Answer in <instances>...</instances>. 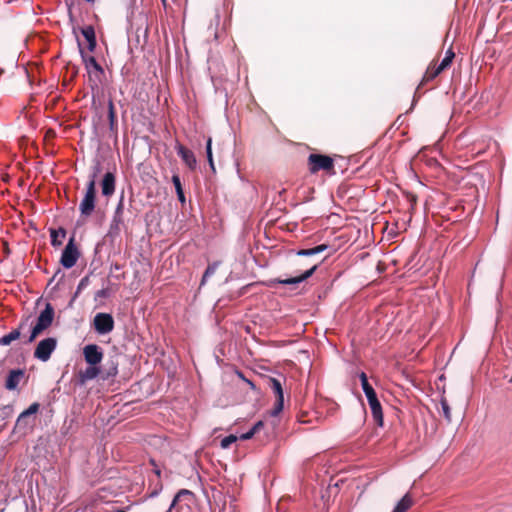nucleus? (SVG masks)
Returning a JSON list of instances; mask_svg holds the SVG:
<instances>
[{
    "mask_svg": "<svg viewBox=\"0 0 512 512\" xmlns=\"http://www.w3.org/2000/svg\"><path fill=\"white\" fill-rule=\"evenodd\" d=\"M362 390L367 398L368 405L371 410L372 417L378 427H383L384 417L382 405L377 397V393L368 381L367 374L364 371L358 373Z\"/></svg>",
    "mask_w": 512,
    "mask_h": 512,
    "instance_id": "nucleus-1",
    "label": "nucleus"
},
{
    "mask_svg": "<svg viewBox=\"0 0 512 512\" xmlns=\"http://www.w3.org/2000/svg\"><path fill=\"white\" fill-rule=\"evenodd\" d=\"M55 310L51 303H46L44 309L39 313L36 323L31 328L30 335L24 341V344L33 343L36 338L47 330L53 323Z\"/></svg>",
    "mask_w": 512,
    "mask_h": 512,
    "instance_id": "nucleus-2",
    "label": "nucleus"
},
{
    "mask_svg": "<svg viewBox=\"0 0 512 512\" xmlns=\"http://www.w3.org/2000/svg\"><path fill=\"white\" fill-rule=\"evenodd\" d=\"M78 48L79 53L81 56V59L85 65L86 70L89 73L90 76V86L94 90L95 88H98L99 83L102 82V78L104 77V69L103 67L97 62L96 58L94 56H89L84 51L81 42L78 40Z\"/></svg>",
    "mask_w": 512,
    "mask_h": 512,
    "instance_id": "nucleus-3",
    "label": "nucleus"
},
{
    "mask_svg": "<svg viewBox=\"0 0 512 512\" xmlns=\"http://www.w3.org/2000/svg\"><path fill=\"white\" fill-rule=\"evenodd\" d=\"M40 404L37 402L32 403L25 409L17 418L14 431L25 434L29 428L32 427L35 421V414L39 411Z\"/></svg>",
    "mask_w": 512,
    "mask_h": 512,
    "instance_id": "nucleus-4",
    "label": "nucleus"
},
{
    "mask_svg": "<svg viewBox=\"0 0 512 512\" xmlns=\"http://www.w3.org/2000/svg\"><path fill=\"white\" fill-rule=\"evenodd\" d=\"M96 205V185L94 180H89L87 183L84 197L79 204V211L82 216L89 217Z\"/></svg>",
    "mask_w": 512,
    "mask_h": 512,
    "instance_id": "nucleus-5",
    "label": "nucleus"
},
{
    "mask_svg": "<svg viewBox=\"0 0 512 512\" xmlns=\"http://www.w3.org/2000/svg\"><path fill=\"white\" fill-rule=\"evenodd\" d=\"M57 348V339L55 337H47L38 342L34 350V358L47 362L53 352Z\"/></svg>",
    "mask_w": 512,
    "mask_h": 512,
    "instance_id": "nucleus-6",
    "label": "nucleus"
},
{
    "mask_svg": "<svg viewBox=\"0 0 512 512\" xmlns=\"http://www.w3.org/2000/svg\"><path fill=\"white\" fill-rule=\"evenodd\" d=\"M80 256V252L75 244V238L74 236L70 237L68 240V243L66 244L65 248L62 251L61 258H60V264L65 269L72 268L78 258Z\"/></svg>",
    "mask_w": 512,
    "mask_h": 512,
    "instance_id": "nucleus-7",
    "label": "nucleus"
},
{
    "mask_svg": "<svg viewBox=\"0 0 512 512\" xmlns=\"http://www.w3.org/2000/svg\"><path fill=\"white\" fill-rule=\"evenodd\" d=\"M114 325V318L110 313L99 312L94 316L93 327L99 335H106L112 332Z\"/></svg>",
    "mask_w": 512,
    "mask_h": 512,
    "instance_id": "nucleus-8",
    "label": "nucleus"
},
{
    "mask_svg": "<svg viewBox=\"0 0 512 512\" xmlns=\"http://www.w3.org/2000/svg\"><path fill=\"white\" fill-rule=\"evenodd\" d=\"M342 217L337 213H330L324 219L322 216V240L335 233L337 227H342Z\"/></svg>",
    "mask_w": 512,
    "mask_h": 512,
    "instance_id": "nucleus-9",
    "label": "nucleus"
},
{
    "mask_svg": "<svg viewBox=\"0 0 512 512\" xmlns=\"http://www.w3.org/2000/svg\"><path fill=\"white\" fill-rule=\"evenodd\" d=\"M317 269H318V264H314L309 269L305 270L304 272H302L298 275L288 277V278H277L274 280V282L278 283V284H282V285L295 287L296 285L302 283L303 281H305L306 279L311 277Z\"/></svg>",
    "mask_w": 512,
    "mask_h": 512,
    "instance_id": "nucleus-10",
    "label": "nucleus"
},
{
    "mask_svg": "<svg viewBox=\"0 0 512 512\" xmlns=\"http://www.w3.org/2000/svg\"><path fill=\"white\" fill-rule=\"evenodd\" d=\"M83 356L87 364L98 365L103 359V351L97 344H88L83 348Z\"/></svg>",
    "mask_w": 512,
    "mask_h": 512,
    "instance_id": "nucleus-11",
    "label": "nucleus"
},
{
    "mask_svg": "<svg viewBox=\"0 0 512 512\" xmlns=\"http://www.w3.org/2000/svg\"><path fill=\"white\" fill-rule=\"evenodd\" d=\"M26 378V371L22 368L11 369L8 372L6 381L4 384L5 389L8 391H14L18 388L21 381Z\"/></svg>",
    "mask_w": 512,
    "mask_h": 512,
    "instance_id": "nucleus-12",
    "label": "nucleus"
},
{
    "mask_svg": "<svg viewBox=\"0 0 512 512\" xmlns=\"http://www.w3.org/2000/svg\"><path fill=\"white\" fill-rule=\"evenodd\" d=\"M344 243L345 241L342 236H335L332 241L326 240L325 242H322V253H325L322 258V265L325 263L327 258L341 249Z\"/></svg>",
    "mask_w": 512,
    "mask_h": 512,
    "instance_id": "nucleus-13",
    "label": "nucleus"
},
{
    "mask_svg": "<svg viewBox=\"0 0 512 512\" xmlns=\"http://www.w3.org/2000/svg\"><path fill=\"white\" fill-rule=\"evenodd\" d=\"M175 149L178 156L182 159L185 165L190 170H195L197 167V159L195 157V154L180 143L176 144Z\"/></svg>",
    "mask_w": 512,
    "mask_h": 512,
    "instance_id": "nucleus-14",
    "label": "nucleus"
},
{
    "mask_svg": "<svg viewBox=\"0 0 512 512\" xmlns=\"http://www.w3.org/2000/svg\"><path fill=\"white\" fill-rule=\"evenodd\" d=\"M115 184V174L111 171H107L100 182L102 195L105 197L113 195L115 192Z\"/></svg>",
    "mask_w": 512,
    "mask_h": 512,
    "instance_id": "nucleus-15",
    "label": "nucleus"
},
{
    "mask_svg": "<svg viewBox=\"0 0 512 512\" xmlns=\"http://www.w3.org/2000/svg\"><path fill=\"white\" fill-rule=\"evenodd\" d=\"M27 325V320L21 321L17 328L11 330L8 334L3 335L0 337V346H8L13 341L17 340L21 336V331L24 329Z\"/></svg>",
    "mask_w": 512,
    "mask_h": 512,
    "instance_id": "nucleus-16",
    "label": "nucleus"
},
{
    "mask_svg": "<svg viewBox=\"0 0 512 512\" xmlns=\"http://www.w3.org/2000/svg\"><path fill=\"white\" fill-rule=\"evenodd\" d=\"M100 369L103 380L112 379L118 374V361L115 358H111Z\"/></svg>",
    "mask_w": 512,
    "mask_h": 512,
    "instance_id": "nucleus-17",
    "label": "nucleus"
},
{
    "mask_svg": "<svg viewBox=\"0 0 512 512\" xmlns=\"http://www.w3.org/2000/svg\"><path fill=\"white\" fill-rule=\"evenodd\" d=\"M451 64H452V62L450 60H448V58L443 57L441 62L438 64V66L432 72H430L429 70L426 71V73H425V75L423 77V80H426V81L433 80L441 72H443L444 70L449 68L451 66Z\"/></svg>",
    "mask_w": 512,
    "mask_h": 512,
    "instance_id": "nucleus-18",
    "label": "nucleus"
},
{
    "mask_svg": "<svg viewBox=\"0 0 512 512\" xmlns=\"http://www.w3.org/2000/svg\"><path fill=\"white\" fill-rule=\"evenodd\" d=\"M122 226H124L123 221L111 219L109 229L106 233V238L109 239V241L114 242L120 236Z\"/></svg>",
    "mask_w": 512,
    "mask_h": 512,
    "instance_id": "nucleus-19",
    "label": "nucleus"
},
{
    "mask_svg": "<svg viewBox=\"0 0 512 512\" xmlns=\"http://www.w3.org/2000/svg\"><path fill=\"white\" fill-rule=\"evenodd\" d=\"M322 172L329 176H334L337 174L333 155L322 154Z\"/></svg>",
    "mask_w": 512,
    "mask_h": 512,
    "instance_id": "nucleus-20",
    "label": "nucleus"
},
{
    "mask_svg": "<svg viewBox=\"0 0 512 512\" xmlns=\"http://www.w3.org/2000/svg\"><path fill=\"white\" fill-rule=\"evenodd\" d=\"M124 210H125V192L121 191L118 203L114 210L112 220L123 221L124 222Z\"/></svg>",
    "mask_w": 512,
    "mask_h": 512,
    "instance_id": "nucleus-21",
    "label": "nucleus"
},
{
    "mask_svg": "<svg viewBox=\"0 0 512 512\" xmlns=\"http://www.w3.org/2000/svg\"><path fill=\"white\" fill-rule=\"evenodd\" d=\"M413 500L409 493H406L394 506L392 512H406L412 505Z\"/></svg>",
    "mask_w": 512,
    "mask_h": 512,
    "instance_id": "nucleus-22",
    "label": "nucleus"
},
{
    "mask_svg": "<svg viewBox=\"0 0 512 512\" xmlns=\"http://www.w3.org/2000/svg\"><path fill=\"white\" fill-rule=\"evenodd\" d=\"M171 180H172V183L174 185L175 192H176V195H177V198H178L179 202L184 204L186 202V198H185V194H184V191H183V187H182L180 176L178 174H173Z\"/></svg>",
    "mask_w": 512,
    "mask_h": 512,
    "instance_id": "nucleus-23",
    "label": "nucleus"
},
{
    "mask_svg": "<svg viewBox=\"0 0 512 512\" xmlns=\"http://www.w3.org/2000/svg\"><path fill=\"white\" fill-rule=\"evenodd\" d=\"M65 236L66 230L63 227H59L58 229H50L51 245L54 247L62 245V241L59 238H65Z\"/></svg>",
    "mask_w": 512,
    "mask_h": 512,
    "instance_id": "nucleus-24",
    "label": "nucleus"
},
{
    "mask_svg": "<svg viewBox=\"0 0 512 512\" xmlns=\"http://www.w3.org/2000/svg\"><path fill=\"white\" fill-rule=\"evenodd\" d=\"M101 373V369L98 365H89L84 371L81 372L82 381L92 380L98 377Z\"/></svg>",
    "mask_w": 512,
    "mask_h": 512,
    "instance_id": "nucleus-25",
    "label": "nucleus"
},
{
    "mask_svg": "<svg viewBox=\"0 0 512 512\" xmlns=\"http://www.w3.org/2000/svg\"><path fill=\"white\" fill-rule=\"evenodd\" d=\"M326 410L327 416H334L339 410V405L329 398L322 397V410Z\"/></svg>",
    "mask_w": 512,
    "mask_h": 512,
    "instance_id": "nucleus-26",
    "label": "nucleus"
},
{
    "mask_svg": "<svg viewBox=\"0 0 512 512\" xmlns=\"http://www.w3.org/2000/svg\"><path fill=\"white\" fill-rule=\"evenodd\" d=\"M335 168L337 169V174L340 173L343 175L345 171H347L349 167V161L346 157L334 154Z\"/></svg>",
    "mask_w": 512,
    "mask_h": 512,
    "instance_id": "nucleus-27",
    "label": "nucleus"
},
{
    "mask_svg": "<svg viewBox=\"0 0 512 512\" xmlns=\"http://www.w3.org/2000/svg\"><path fill=\"white\" fill-rule=\"evenodd\" d=\"M205 151H206V157H207L209 167H210L211 171L213 173H215L216 169H215V164H214V160H213L212 138L211 137H208L206 140Z\"/></svg>",
    "mask_w": 512,
    "mask_h": 512,
    "instance_id": "nucleus-28",
    "label": "nucleus"
},
{
    "mask_svg": "<svg viewBox=\"0 0 512 512\" xmlns=\"http://www.w3.org/2000/svg\"><path fill=\"white\" fill-rule=\"evenodd\" d=\"M309 170L312 174L320 171V153H313L309 156Z\"/></svg>",
    "mask_w": 512,
    "mask_h": 512,
    "instance_id": "nucleus-29",
    "label": "nucleus"
},
{
    "mask_svg": "<svg viewBox=\"0 0 512 512\" xmlns=\"http://www.w3.org/2000/svg\"><path fill=\"white\" fill-rule=\"evenodd\" d=\"M192 494H193V493H192L190 490H187V489H181V490H179V491L175 494V496H174V498H173V500H172V502H171V504H170V506H169V508H168V510H167L166 512H171V511H172V509L176 506V504H177V503H178V502H179V501H180L184 496H191Z\"/></svg>",
    "mask_w": 512,
    "mask_h": 512,
    "instance_id": "nucleus-30",
    "label": "nucleus"
},
{
    "mask_svg": "<svg viewBox=\"0 0 512 512\" xmlns=\"http://www.w3.org/2000/svg\"><path fill=\"white\" fill-rule=\"evenodd\" d=\"M89 284H90L89 276L88 275L84 276L77 285L76 291L69 303L70 306L72 305L73 301L78 297V295L81 293V291L84 290Z\"/></svg>",
    "mask_w": 512,
    "mask_h": 512,
    "instance_id": "nucleus-31",
    "label": "nucleus"
},
{
    "mask_svg": "<svg viewBox=\"0 0 512 512\" xmlns=\"http://www.w3.org/2000/svg\"><path fill=\"white\" fill-rule=\"evenodd\" d=\"M270 387L273 390L274 394L276 395V398L284 397L283 388L280 380L276 378H271Z\"/></svg>",
    "mask_w": 512,
    "mask_h": 512,
    "instance_id": "nucleus-32",
    "label": "nucleus"
},
{
    "mask_svg": "<svg viewBox=\"0 0 512 512\" xmlns=\"http://www.w3.org/2000/svg\"><path fill=\"white\" fill-rule=\"evenodd\" d=\"M80 33L86 41L96 39L95 29L92 25H85L80 28Z\"/></svg>",
    "mask_w": 512,
    "mask_h": 512,
    "instance_id": "nucleus-33",
    "label": "nucleus"
},
{
    "mask_svg": "<svg viewBox=\"0 0 512 512\" xmlns=\"http://www.w3.org/2000/svg\"><path fill=\"white\" fill-rule=\"evenodd\" d=\"M108 119H109V128L110 130H114L116 125V114L114 109V104L111 99L108 101Z\"/></svg>",
    "mask_w": 512,
    "mask_h": 512,
    "instance_id": "nucleus-34",
    "label": "nucleus"
},
{
    "mask_svg": "<svg viewBox=\"0 0 512 512\" xmlns=\"http://www.w3.org/2000/svg\"><path fill=\"white\" fill-rule=\"evenodd\" d=\"M440 405H441V410H442V414H443L444 418L447 420L448 423H450L451 422V409H450L448 401L446 400V398L444 396H442L440 399Z\"/></svg>",
    "mask_w": 512,
    "mask_h": 512,
    "instance_id": "nucleus-35",
    "label": "nucleus"
},
{
    "mask_svg": "<svg viewBox=\"0 0 512 512\" xmlns=\"http://www.w3.org/2000/svg\"><path fill=\"white\" fill-rule=\"evenodd\" d=\"M319 253H320V245H316L309 249H300L296 252V255L307 257V256L317 255Z\"/></svg>",
    "mask_w": 512,
    "mask_h": 512,
    "instance_id": "nucleus-36",
    "label": "nucleus"
},
{
    "mask_svg": "<svg viewBox=\"0 0 512 512\" xmlns=\"http://www.w3.org/2000/svg\"><path fill=\"white\" fill-rule=\"evenodd\" d=\"M238 440V437L236 435L230 434L228 436H225L221 442L220 446L222 449H228L233 443H235Z\"/></svg>",
    "mask_w": 512,
    "mask_h": 512,
    "instance_id": "nucleus-37",
    "label": "nucleus"
},
{
    "mask_svg": "<svg viewBox=\"0 0 512 512\" xmlns=\"http://www.w3.org/2000/svg\"><path fill=\"white\" fill-rule=\"evenodd\" d=\"M102 171V166L100 164V162H96L92 168H91V172H90V175H89V180H94L95 184L97 183V177L98 175L101 173Z\"/></svg>",
    "mask_w": 512,
    "mask_h": 512,
    "instance_id": "nucleus-38",
    "label": "nucleus"
},
{
    "mask_svg": "<svg viewBox=\"0 0 512 512\" xmlns=\"http://www.w3.org/2000/svg\"><path fill=\"white\" fill-rule=\"evenodd\" d=\"M284 407V397L276 398V402L273 410L271 411V416H277Z\"/></svg>",
    "mask_w": 512,
    "mask_h": 512,
    "instance_id": "nucleus-39",
    "label": "nucleus"
},
{
    "mask_svg": "<svg viewBox=\"0 0 512 512\" xmlns=\"http://www.w3.org/2000/svg\"><path fill=\"white\" fill-rule=\"evenodd\" d=\"M333 481V477L330 476L329 477V482L327 484V492L329 493V496L331 495L332 493V490H335V494H337V488L339 487V484L340 483H343V480H337L336 482H332Z\"/></svg>",
    "mask_w": 512,
    "mask_h": 512,
    "instance_id": "nucleus-40",
    "label": "nucleus"
},
{
    "mask_svg": "<svg viewBox=\"0 0 512 512\" xmlns=\"http://www.w3.org/2000/svg\"><path fill=\"white\" fill-rule=\"evenodd\" d=\"M219 264L220 263L218 261L209 264L207 266V268L205 269V271H204L205 276L209 278L212 275H214L216 270H217V268H218V266H219Z\"/></svg>",
    "mask_w": 512,
    "mask_h": 512,
    "instance_id": "nucleus-41",
    "label": "nucleus"
},
{
    "mask_svg": "<svg viewBox=\"0 0 512 512\" xmlns=\"http://www.w3.org/2000/svg\"><path fill=\"white\" fill-rule=\"evenodd\" d=\"M12 412H13V407L11 405H4V406L0 407V418L6 419V418L10 417Z\"/></svg>",
    "mask_w": 512,
    "mask_h": 512,
    "instance_id": "nucleus-42",
    "label": "nucleus"
},
{
    "mask_svg": "<svg viewBox=\"0 0 512 512\" xmlns=\"http://www.w3.org/2000/svg\"><path fill=\"white\" fill-rule=\"evenodd\" d=\"M162 489H163L162 484H161L160 482H158V483L155 485L154 489L149 493V497H150V498H155V497H157V496L160 494V492L162 491Z\"/></svg>",
    "mask_w": 512,
    "mask_h": 512,
    "instance_id": "nucleus-43",
    "label": "nucleus"
},
{
    "mask_svg": "<svg viewBox=\"0 0 512 512\" xmlns=\"http://www.w3.org/2000/svg\"><path fill=\"white\" fill-rule=\"evenodd\" d=\"M109 296V290L107 288L100 289L95 294V299L97 298H107Z\"/></svg>",
    "mask_w": 512,
    "mask_h": 512,
    "instance_id": "nucleus-44",
    "label": "nucleus"
},
{
    "mask_svg": "<svg viewBox=\"0 0 512 512\" xmlns=\"http://www.w3.org/2000/svg\"><path fill=\"white\" fill-rule=\"evenodd\" d=\"M256 433L250 428L247 432L241 434L239 436V439L241 440H249L251 439Z\"/></svg>",
    "mask_w": 512,
    "mask_h": 512,
    "instance_id": "nucleus-45",
    "label": "nucleus"
},
{
    "mask_svg": "<svg viewBox=\"0 0 512 512\" xmlns=\"http://www.w3.org/2000/svg\"><path fill=\"white\" fill-rule=\"evenodd\" d=\"M97 46V39L87 41V49L90 52H94Z\"/></svg>",
    "mask_w": 512,
    "mask_h": 512,
    "instance_id": "nucleus-46",
    "label": "nucleus"
},
{
    "mask_svg": "<svg viewBox=\"0 0 512 512\" xmlns=\"http://www.w3.org/2000/svg\"><path fill=\"white\" fill-rule=\"evenodd\" d=\"M445 58H448V60H450L451 62L453 61L454 57H455V53L453 51L452 48H449L446 52H445Z\"/></svg>",
    "mask_w": 512,
    "mask_h": 512,
    "instance_id": "nucleus-47",
    "label": "nucleus"
},
{
    "mask_svg": "<svg viewBox=\"0 0 512 512\" xmlns=\"http://www.w3.org/2000/svg\"><path fill=\"white\" fill-rule=\"evenodd\" d=\"M264 426V423L263 421H257L252 427L251 429L257 433L262 427Z\"/></svg>",
    "mask_w": 512,
    "mask_h": 512,
    "instance_id": "nucleus-48",
    "label": "nucleus"
},
{
    "mask_svg": "<svg viewBox=\"0 0 512 512\" xmlns=\"http://www.w3.org/2000/svg\"><path fill=\"white\" fill-rule=\"evenodd\" d=\"M326 341L333 349H336V345L333 344L329 338L326 336V331L322 334V341Z\"/></svg>",
    "mask_w": 512,
    "mask_h": 512,
    "instance_id": "nucleus-49",
    "label": "nucleus"
},
{
    "mask_svg": "<svg viewBox=\"0 0 512 512\" xmlns=\"http://www.w3.org/2000/svg\"><path fill=\"white\" fill-rule=\"evenodd\" d=\"M58 275H61V278H63V277H64V274L62 273V271H61L60 269H58V270L56 271V273L54 274V276L52 277V279H51V281H50V282H52V281H53V280H54Z\"/></svg>",
    "mask_w": 512,
    "mask_h": 512,
    "instance_id": "nucleus-50",
    "label": "nucleus"
},
{
    "mask_svg": "<svg viewBox=\"0 0 512 512\" xmlns=\"http://www.w3.org/2000/svg\"><path fill=\"white\" fill-rule=\"evenodd\" d=\"M207 279L208 277H206L205 274L203 273L200 285L203 286L206 283Z\"/></svg>",
    "mask_w": 512,
    "mask_h": 512,
    "instance_id": "nucleus-51",
    "label": "nucleus"
},
{
    "mask_svg": "<svg viewBox=\"0 0 512 512\" xmlns=\"http://www.w3.org/2000/svg\"><path fill=\"white\" fill-rule=\"evenodd\" d=\"M243 379L248 383V385H250L251 388H253V389L255 388V385L252 381L245 379L244 377H243Z\"/></svg>",
    "mask_w": 512,
    "mask_h": 512,
    "instance_id": "nucleus-52",
    "label": "nucleus"
},
{
    "mask_svg": "<svg viewBox=\"0 0 512 512\" xmlns=\"http://www.w3.org/2000/svg\"><path fill=\"white\" fill-rule=\"evenodd\" d=\"M154 472H155V474H156L158 477H159V476H160V474H161V471H160V469H159V468H156V469L154 470Z\"/></svg>",
    "mask_w": 512,
    "mask_h": 512,
    "instance_id": "nucleus-53",
    "label": "nucleus"
},
{
    "mask_svg": "<svg viewBox=\"0 0 512 512\" xmlns=\"http://www.w3.org/2000/svg\"><path fill=\"white\" fill-rule=\"evenodd\" d=\"M415 103H416V99H415V97H414V98H413L412 105H411V109H413V107L415 106Z\"/></svg>",
    "mask_w": 512,
    "mask_h": 512,
    "instance_id": "nucleus-54",
    "label": "nucleus"
},
{
    "mask_svg": "<svg viewBox=\"0 0 512 512\" xmlns=\"http://www.w3.org/2000/svg\"><path fill=\"white\" fill-rule=\"evenodd\" d=\"M411 201H412L413 203H415V202H416V197H415L414 195H411Z\"/></svg>",
    "mask_w": 512,
    "mask_h": 512,
    "instance_id": "nucleus-55",
    "label": "nucleus"
},
{
    "mask_svg": "<svg viewBox=\"0 0 512 512\" xmlns=\"http://www.w3.org/2000/svg\"><path fill=\"white\" fill-rule=\"evenodd\" d=\"M326 480L325 478L322 476V480H321V483H322V486L325 484Z\"/></svg>",
    "mask_w": 512,
    "mask_h": 512,
    "instance_id": "nucleus-56",
    "label": "nucleus"
},
{
    "mask_svg": "<svg viewBox=\"0 0 512 512\" xmlns=\"http://www.w3.org/2000/svg\"><path fill=\"white\" fill-rule=\"evenodd\" d=\"M341 276V272H338L335 276V279Z\"/></svg>",
    "mask_w": 512,
    "mask_h": 512,
    "instance_id": "nucleus-57",
    "label": "nucleus"
},
{
    "mask_svg": "<svg viewBox=\"0 0 512 512\" xmlns=\"http://www.w3.org/2000/svg\"><path fill=\"white\" fill-rule=\"evenodd\" d=\"M445 378V376L442 374L439 376V380H443Z\"/></svg>",
    "mask_w": 512,
    "mask_h": 512,
    "instance_id": "nucleus-58",
    "label": "nucleus"
},
{
    "mask_svg": "<svg viewBox=\"0 0 512 512\" xmlns=\"http://www.w3.org/2000/svg\"><path fill=\"white\" fill-rule=\"evenodd\" d=\"M88 3H93L95 0H85Z\"/></svg>",
    "mask_w": 512,
    "mask_h": 512,
    "instance_id": "nucleus-59",
    "label": "nucleus"
}]
</instances>
